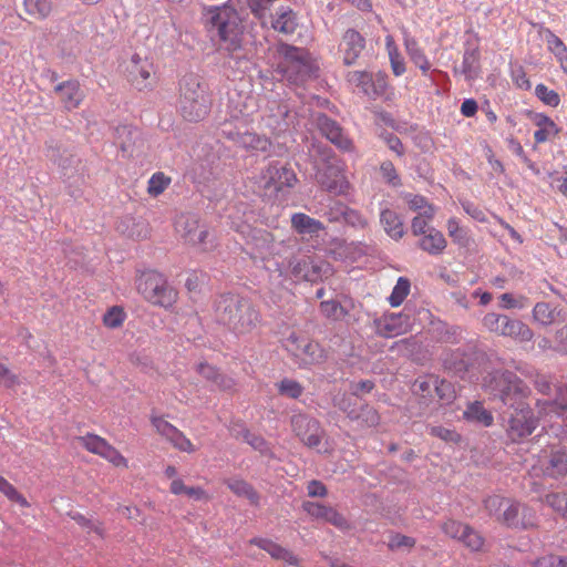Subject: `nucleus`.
I'll return each instance as SVG.
<instances>
[{"label": "nucleus", "instance_id": "f257e3e1", "mask_svg": "<svg viewBox=\"0 0 567 567\" xmlns=\"http://www.w3.org/2000/svg\"><path fill=\"white\" fill-rule=\"evenodd\" d=\"M486 386L506 405L514 408L505 424L507 437L513 443H520L538 426V417L525 402L530 394L529 388L513 372L496 371L491 375Z\"/></svg>", "mask_w": 567, "mask_h": 567}, {"label": "nucleus", "instance_id": "f03ea898", "mask_svg": "<svg viewBox=\"0 0 567 567\" xmlns=\"http://www.w3.org/2000/svg\"><path fill=\"white\" fill-rule=\"evenodd\" d=\"M215 320L236 336L252 332L260 322V313L246 298L223 293L214 301Z\"/></svg>", "mask_w": 567, "mask_h": 567}, {"label": "nucleus", "instance_id": "7ed1b4c3", "mask_svg": "<svg viewBox=\"0 0 567 567\" xmlns=\"http://www.w3.org/2000/svg\"><path fill=\"white\" fill-rule=\"evenodd\" d=\"M179 112L188 122H199L210 112L213 99L208 85L198 75L187 74L181 81Z\"/></svg>", "mask_w": 567, "mask_h": 567}, {"label": "nucleus", "instance_id": "20e7f679", "mask_svg": "<svg viewBox=\"0 0 567 567\" xmlns=\"http://www.w3.org/2000/svg\"><path fill=\"white\" fill-rule=\"evenodd\" d=\"M484 506L492 517L506 527L526 529L536 526L535 512L513 498L488 496L484 501Z\"/></svg>", "mask_w": 567, "mask_h": 567}, {"label": "nucleus", "instance_id": "39448f33", "mask_svg": "<svg viewBox=\"0 0 567 567\" xmlns=\"http://www.w3.org/2000/svg\"><path fill=\"white\" fill-rule=\"evenodd\" d=\"M298 182V176L289 164L275 161L261 169L258 186L265 197L275 202H284Z\"/></svg>", "mask_w": 567, "mask_h": 567}, {"label": "nucleus", "instance_id": "423d86ee", "mask_svg": "<svg viewBox=\"0 0 567 567\" xmlns=\"http://www.w3.org/2000/svg\"><path fill=\"white\" fill-rule=\"evenodd\" d=\"M134 284L142 298L153 306L171 309L178 300L177 290L156 270L140 271Z\"/></svg>", "mask_w": 567, "mask_h": 567}, {"label": "nucleus", "instance_id": "0eeeda50", "mask_svg": "<svg viewBox=\"0 0 567 567\" xmlns=\"http://www.w3.org/2000/svg\"><path fill=\"white\" fill-rule=\"evenodd\" d=\"M202 21L206 29L217 30L223 42H229L234 48L238 45L241 19L237 10L228 2L223 6L205 7Z\"/></svg>", "mask_w": 567, "mask_h": 567}, {"label": "nucleus", "instance_id": "6e6552de", "mask_svg": "<svg viewBox=\"0 0 567 567\" xmlns=\"http://www.w3.org/2000/svg\"><path fill=\"white\" fill-rule=\"evenodd\" d=\"M231 118L236 121L221 124L220 134L226 140L233 142L237 147L250 153H266L271 147V141L266 135H260L249 131V121L247 116L239 117L233 114Z\"/></svg>", "mask_w": 567, "mask_h": 567}, {"label": "nucleus", "instance_id": "1a4fd4ad", "mask_svg": "<svg viewBox=\"0 0 567 567\" xmlns=\"http://www.w3.org/2000/svg\"><path fill=\"white\" fill-rule=\"evenodd\" d=\"M282 53L284 56L278 65V71L289 82L302 83L317 71V65L306 50L286 45Z\"/></svg>", "mask_w": 567, "mask_h": 567}, {"label": "nucleus", "instance_id": "9d476101", "mask_svg": "<svg viewBox=\"0 0 567 567\" xmlns=\"http://www.w3.org/2000/svg\"><path fill=\"white\" fill-rule=\"evenodd\" d=\"M284 347L299 367L315 365L326 360V352L318 342L296 332L285 339Z\"/></svg>", "mask_w": 567, "mask_h": 567}, {"label": "nucleus", "instance_id": "9b49d317", "mask_svg": "<svg viewBox=\"0 0 567 567\" xmlns=\"http://www.w3.org/2000/svg\"><path fill=\"white\" fill-rule=\"evenodd\" d=\"M482 323L489 332L509 337L519 342H528L534 338L533 330L523 321L511 319L506 315L489 312L484 316Z\"/></svg>", "mask_w": 567, "mask_h": 567}, {"label": "nucleus", "instance_id": "f8f14e48", "mask_svg": "<svg viewBox=\"0 0 567 567\" xmlns=\"http://www.w3.org/2000/svg\"><path fill=\"white\" fill-rule=\"evenodd\" d=\"M174 227L175 231L185 243L198 247L204 251L213 247V243L207 240L209 237L208 229L199 225V220L195 215H178L175 219Z\"/></svg>", "mask_w": 567, "mask_h": 567}, {"label": "nucleus", "instance_id": "ddd939ff", "mask_svg": "<svg viewBox=\"0 0 567 567\" xmlns=\"http://www.w3.org/2000/svg\"><path fill=\"white\" fill-rule=\"evenodd\" d=\"M290 424L295 435L306 446L310 449L319 446L324 434L319 421L307 414L298 413L291 416Z\"/></svg>", "mask_w": 567, "mask_h": 567}, {"label": "nucleus", "instance_id": "4468645a", "mask_svg": "<svg viewBox=\"0 0 567 567\" xmlns=\"http://www.w3.org/2000/svg\"><path fill=\"white\" fill-rule=\"evenodd\" d=\"M373 327L378 336L395 338L411 330V320L406 313H386L375 319Z\"/></svg>", "mask_w": 567, "mask_h": 567}, {"label": "nucleus", "instance_id": "2eb2a0df", "mask_svg": "<svg viewBox=\"0 0 567 567\" xmlns=\"http://www.w3.org/2000/svg\"><path fill=\"white\" fill-rule=\"evenodd\" d=\"M302 508L313 519L329 523L340 530H348L351 528V525L344 515L332 506L324 505L319 502L307 501L302 503Z\"/></svg>", "mask_w": 567, "mask_h": 567}, {"label": "nucleus", "instance_id": "dca6fc26", "mask_svg": "<svg viewBox=\"0 0 567 567\" xmlns=\"http://www.w3.org/2000/svg\"><path fill=\"white\" fill-rule=\"evenodd\" d=\"M315 121L320 133L339 150L343 152H350L353 150V142L343 132L339 123L321 113L316 116Z\"/></svg>", "mask_w": 567, "mask_h": 567}, {"label": "nucleus", "instance_id": "f3484780", "mask_svg": "<svg viewBox=\"0 0 567 567\" xmlns=\"http://www.w3.org/2000/svg\"><path fill=\"white\" fill-rule=\"evenodd\" d=\"M364 48L365 39L359 31L350 28L343 32L339 43V53L346 65L354 64Z\"/></svg>", "mask_w": 567, "mask_h": 567}, {"label": "nucleus", "instance_id": "a211bd4d", "mask_svg": "<svg viewBox=\"0 0 567 567\" xmlns=\"http://www.w3.org/2000/svg\"><path fill=\"white\" fill-rule=\"evenodd\" d=\"M128 81L138 90L151 86V75L153 73V63L147 59L141 58L138 54L132 55L126 65Z\"/></svg>", "mask_w": 567, "mask_h": 567}, {"label": "nucleus", "instance_id": "6ab92c4d", "mask_svg": "<svg viewBox=\"0 0 567 567\" xmlns=\"http://www.w3.org/2000/svg\"><path fill=\"white\" fill-rule=\"evenodd\" d=\"M249 543L268 553L275 560L282 561L289 566H300V558L292 550L281 546L272 539L255 537L251 538Z\"/></svg>", "mask_w": 567, "mask_h": 567}, {"label": "nucleus", "instance_id": "aec40b11", "mask_svg": "<svg viewBox=\"0 0 567 567\" xmlns=\"http://www.w3.org/2000/svg\"><path fill=\"white\" fill-rule=\"evenodd\" d=\"M54 92L66 111L78 109L85 96L79 81L76 80H68L59 83L55 85Z\"/></svg>", "mask_w": 567, "mask_h": 567}, {"label": "nucleus", "instance_id": "412c9836", "mask_svg": "<svg viewBox=\"0 0 567 567\" xmlns=\"http://www.w3.org/2000/svg\"><path fill=\"white\" fill-rule=\"evenodd\" d=\"M318 183L327 190L341 193L344 187V176L339 165L328 163L319 168L316 174Z\"/></svg>", "mask_w": 567, "mask_h": 567}, {"label": "nucleus", "instance_id": "4be33fe9", "mask_svg": "<svg viewBox=\"0 0 567 567\" xmlns=\"http://www.w3.org/2000/svg\"><path fill=\"white\" fill-rule=\"evenodd\" d=\"M327 265H315L309 258L295 259L290 262L291 275L296 280L316 282L322 278V267Z\"/></svg>", "mask_w": 567, "mask_h": 567}, {"label": "nucleus", "instance_id": "5701e85b", "mask_svg": "<svg viewBox=\"0 0 567 567\" xmlns=\"http://www.w3.org/2000/svg\"><path fill=\"white\" fill-rule=\"evenodd\" d=\"M271 28L284 34H292L298 27L297 16L288 6H279L270 20Z\"/></svg>", "mask_w": 567, "mask_h": 567}, {"label": "nucleus", "instance_id": "b1692460", "mask_svg": "<svg viewBox=\"0 0 567 567\" xmlns=\"http://www.w3.org/2000/svg\"><path fill=\"white\" fill-rule=\"evenodd\" d=\"M275 237L271 233L259 229L251 238V255L255 259L266 260L274 255Z\"/></svg>", "mask_w": 567, "mask_h": 567}, {"label": "nucleus", "instance_id": "393cba45", "mask_svg": "<svg viewBox=\"0 0 567 567\" xmlns=\"http://www.w3.org/2000/svg\"><path fill=\"white\" fill-rule=\"evenodd\" d=\"M533 123L537 127L534 132L536 144L546 143L559 134V128L556 123L545 114H535L533 116Z\"/></svg>", "mask_w": 567, "mask_h": 567}, {"label": "nucleus", "instance_id": "a878e982", "mask_svg": "<svg viewBox=\"0 0 567 567\" xmlns=\"http://www.w3.org/2000/svg\"><path fill=\"white\" fill-rule=\"evenodd\" d=\"M446 246L447 241L444 235L435 228H430L419 241V247L432 256L441 255Z\"/></svg>", "mask_w": 567, "mask_h": 567}, {"label": "nucleus", "instance_id": "bb28decb", "mask_svg": "<svg viewBox=\"0 0 567 567\" xmlns=\"http://www.w3.org/2000/svg\"><path fill=\"white\" fill-rule=\"evenodd\" d=\"M404 48L410 60L417 66L423 73H426L431 69V63L420 47L419 42L410 37L406 32L404 35Z\"/></svg>", "mask_w": 567, "mask_h": 567}, {"label": "nucleus", "instance_id": "cd10ccee", "mask_svg": "<svg viewBox=\"0 0 567 567\" xmlns=\"http://www.w3.org/2000/svg\"><path fill=\"white\" fill-rule=\"evenodd\" d=\"M291 226L300 235H317L324 229V225L303 213H295L291 216Z\"/></svg>", "mask_w": 567, "mask_h": 567}, {"label": "nucleus", "instance_id": "c85d7f7f", "mask_svg": "<svg viewBox=\"0 0 567 567\" xmlns=\"http://www.w3.org/2000/svg\"><path fill=\"white\" fill-rule=\"evenodd\" d=\"M380 221L384 231L394 240H399L404 235V226L400 216L392 209L385 208L380 214Z\"/></svg>", "mask_w": 567, "mask_h": 567}, {"label": "nucleus", "instance_id": "c756f323", "mask_svg": "<svg viewBox=\"0 0 567 567\" xmlns=\"http://www.w3.org/2000/svg\"><path fill=\"white\" fill-rule=\"evenodd\" d=\"M544 473L547 476L558 478L567 474V452L555 451L550 454L547 464L544 466Z\"/></svg>", "mask_w": 567, "mask_h": 567}, {"label": "nucleus", "instance_id": "7c9ffc66", "mask_svg": "<svg viewBox=\"0 0 567 567\" xmlns=\"http://www.w3.org/2000/svg\"><path fill=\"white\" fill-rule=\"evenodd\" d=\"M545 39L548 50L555 55L561 70L567 74V47L561 39L550 30H546Z\"/></svg>", "mask_w": 567, "mask_h": 567}, {"label": "nucleus", "instance_id": "2f4dec72", "mask_svg": "<svg viewBox=\"0 0 567 567\" xmlns=\"http://www.w3.org/2000/svg\"><path fill=\"white\" fill-rule=\"evenodd\" d=\"M227 487L237 496L245 497L254 506H258L260 496L257 491L248 482L244 480H227Z\"/></svg>", "mask_w": 567, "mask_h": 567}, {"label": "nucleus", "instance_id": "473e14b6", "mask_svg": "<svg viewBox=\"0 0 567 567\" xmlns=\"http://www.w3.org/2000/svg\"><path fill=\"white\" fill-rule=\"evenodd\" d=\"M559 311L548 302H537L532 311L534 322L547 327L556 322Z\"/></svg>", "mask_w": 567, "mask_h": 567}, {"label": "nucleus", "instance_id": "72a5a7b5", "mask_svg": "<svg viewBox=\"0 0 567 567\" xmlns=\"http://www.w3.org/2000/svg\"><path fill=\"white\" fill-rule=\"evenodd\" d=\"M385 50L389 55L392 72L395 76H401L405 72V62L400 53V50L394 41L393 35L385 37Z\"/></svg>", "mask_w": 567, "mask_h": 567}, {"label": "nucleus", "instance_id": "f704fd0d", "mask_svg": "<svg viewBox=\"0 0 567 567\" xmlns=\"http://www.w3.org/2000/svg\"><path fill=\"white\" fill-rule=\"evenodd\" d=\"M446 229L452 241L460 247H468L471 236L467 228L463 227L456 217L449 218Z\"/></svg>", "mask_w": 567, "mask_h": 567}, {"label": "nucleus", "instance_id": "c9c22d12", "mask_svg": "<svg viewBox=\"0 0 567 567\" xmlns=\"http://www.w3.org/2000/svg\"><path fill=\"white\" fill-rule=\"evenodd\" d=\"M278 0H247V4L251 13L261 22L266 24L267 19L271 18V11L275 10V3Z\"/></svg>", "mask_w": 567, "mask_h": 567}, {"label": "nucleus", "instance_id": "e433bc0d", "mask_svg": "<svg viewBox=\"0 0 567 567\" xmlns=\"http://www.w3.org/2000/svg\"><path fill=\"white\" fill-rule=\"evenodd\" d=\"M25 12L37 20H43L52 12V0H24Z\"/></svg>", "mask_w": 567, "mask_h": 567}, {"label": "nucleus", "instance_id": "4c0bfd02", "mask_svg": "<svg viewBox=\"0 0 567 567\" xmlns=\"http://www.w3.org/2000/svg\"><path fill=\"white\" fill-rule=\"evenodd\" d=\"M409 208L414 212L425 213L427 218H434L435 207L427 202V199L421 195L408 193L403 196Z\"/></svg>", "mask_w": 567, "mask_h": 567}, {"label": "nucleus", "instance_id": "58836bf2", "mask_svg": "<svg viewBox=\"0 0 567 567\" xmlns=\"http://www.w3.org/2000/svg\"><path fill=\"white\" fill-rule=\"evenodd\" d=\"M464 417L468 421H474L489 426L493 423V415L480 402H474L464 412Z\"/></svg>", "mask_w": 567, "mask_h": 567}, {"label": "nucleus", "instance_id": "ea45409f", "mask_svg": "<svg viewBox=\"0 0 567 567\" xmlns=\"http://www.w3.org/2000/svg\"><path fill=\"white\" fill-rule=\"evenodd\" d=\"M126 317L127 315L122 306H112L103 315L102 322L109 329H117L124 324Z\"/></svg>", "mask_w": 567, "mask_h": 567}, {"label": "nucleus", "instance_id": "a19ab883", "mask_svg": "<svg viewBox=\"0 0 567 567\" xmlns=\"http://www.w3.org/2000/svg\"><path fill=\"white\" fill-rule=\"evenodd\" d=\"M350 84L359 87L362 93L371 96V86L373 84V75L365 71H351L347 74Z\"/></svg>", "mask_w": 567, "mask_h": 567}, {"label": "nucleus", "instance_id": "79ce46f5", "mask_svg": "<svg viewBox=\"0 0 567 567\" xmlns=\"http://www.w3.org/2000/svg\"><path fill=\"white\" fill-rule=\"evenodd\" d=\"M76 440L86 451L99 456L102 455L106 445L109 444L105 439L92 433L79 436Z\"/></svg>", "mask_w": 567, "mask_h": 567}, {"label": "nucleus", "instance_id": "37998d69", "mask_svg": "<svg viewBox=\"0 0 567 567\" xmlns=\"http://www.w3.org/2000/svg\"><path fill=\"white\" fill-rule=\"evenodd\" d=\"M411 289V282L405 277H400L394 286L390 297L389 303L392 307H399L403 303L405 298L409 296Z\"/></svg>", "mask_w": 567, "mask_h": 567}, {"label": "nucleus", "instance_id": "c03bdc74", "mask_svg": "<svg viewBox=\"0 0 567 567\" xmlns=\"http://www.w3.org/2000/svg\"><path fill=\"white\" fill-rule=\"evenodd\" d=\"M172 178L163 172L154 173L147 183V193L152 197H157L171 185Z\"/></svg>", "mask_w": 567, "mask_h": 567}, {"label": "nucleus", "instance_id": "a18cd8bd", "mask_svg": "<svg viewBox=\"0 0 567 567\" xmlns=\"http://www.w3.org/2000/svg\"><path fill=\"white\" fill-rule=\"evenodd\" d=\"M338 212L343 217L344 221L357 228H365L368 226L367 218L358 210L348 208L341 203H337Z\"/></svg>", "mask_w": 567, "mask_h": 567}, {"label": "nucleus", "instance_id": "49530a36", "mask_svg": "<svg viewBox=\"0 0 567 567\" xmlns=\"http://www.w3.org/2000/svg\"><path fill=\"white\" fill-rule=\"evenodd\" d=\"M276 388L280 395L290 398V399H299L303 393V386L296 380L285 378L278 383H276Z\"/></svg>", "mask_w": 567, "mask_h": 567}, {"label": "nucleus", "instance_id": "de8ad7c7", "mask_svg": "<svg viewBox=\"0 0 567 567\" xmlns=\"http://www.w3.org/2000/svg\"><path fill=\"white\" fill-rule=\"evenodd\" d=\"M0 493H2L10 502L17 503L21 507L27 508L30 506L27 498L2 475H0Z\"/></svg>", "mask_w": 567, "mask_h": 567}, {"label": "nucleus", "instance_id": "09e8293b", "mask_svg": "<svg viewBox=\"0 0 567 567\" xmlns=\"http://www.w3.org/2000/svg\"><path fill=\"white\" fill-rule=\"evenodd\" d=\"M472 551H482L485 545V539L480 532L467 525V530H464L460 539Z\"/></svg>", "mask_w": 567, "mask_h": 567}, {"label": "nucleus", "instance_id": "8fccbe9b", "mask_svg": "<svg viewBox=\"0 0 567 567\" xmlns=\"http://www.w3.org/2000/svg\"><path fill=\"white\" fill-rule=\"evenodd\" d=\"M320 311L327 319L333 321L342 320L348 315V311L337 300L322 301Z\"/></svg>", "mask_w": 567, "mask_h": 567}, {"label": "nucleus", "instance_id": "3c124183", "mask_svg": "<svg viewBox=\"0 0 567 567\" xmlns=\"http://www.w3.org/2000/svg\"><path fill=\"white\" fill-rule=\"evenodd\" d=\"M349 417L360 420V422L368 427H374L380 423V414L378 411L369 405H364L361 409L359 415H352V412L348 413Z\"/></svg>", "mask_w": 567, "mask_h": 567}, {"label": "nucleus", "instance_id": "603ef678", "mask_svg": "<svg viewBox=\"0 0 567 567\" xmlns=\"http://www.w3.org/2000/svg\"><path fill=\"white\" fill-rule=\"evenodd\" d=\"M544 502L567 518V493H549L545 496Z\"/></svg>", "mask_w": 567, "mask_h": 567}, {"label": "nucleus", "instance_id": "864d4df0", "mask_svg": "<svg viewBox=\"0 0 567 567\" xmlns=\"http://www.w3.org/2000/svg\"><path fill=\"white\" fill-rule=\"evenodd\" d=\"M101 457L110 462L113 466L120 467V468H128V461L127 458L122 455V453L115 449L110 443L106 445L104 452L102 453Z\"/></svg>", "mask_w": 567, "mask_h": 567}, {"label": "nucleus", "instance_id": "5fc2aeb1", "mask_svg": "<svg viewBox=\"0 0 567 567\" xmlns=\"http://www.w3.org/2000/svg\"><path fill=\"white\" fill-rule=\"evenodd\" d=\"M173 447L181 452L185 453H194L196 451L195 445L192 443V441L181 431L177 429L175 433L167 440Z\"/></svg>", "mask_w": 567, "mask_h": 567}, {"label": "nucleus", "instance_id": "6e6d98bb", "mask_svg": "<svg viewBox=\"0 0 567 567\" xmlns=\"http://www.w3.org/2000/svg\"><path fill=\"white\" fill-rule=\"evenodd\" d=\"M535 94L546 105L556 107L560 103L558 93L554 90H550L545 84H537L535 87Z\"/></svg>", "mask_w": 567, "mask_h": 567}, {"label": "nucleus", "instance_id": "4d7b16f0", "mask_svg": "<svg viewBox=\"0 0 567 567\" xmlns=\"http://www.w3.org/2000/svg\"><path fill=\"white\" fill-rule=\"evenodd\" d=\"M151 423L156 433L166 441L175 433V431H177V427L166 421L163 416H152Z\"/></svg>", "mask_w": 567, "mask_h": 567}, {"label": "nucleus", "instance_id": "13d9d810", "mask_svg": "<svg viewBox=\"0 0 567 567\" xmlns=\"http://www.w3.org/2000/svg\"><path fill=\"white\" fill-rule=\"evenodd\" d=\"M436 383L437 378L434 375H430L424 379H417L414 383V391L417 394H421L423 398H432Z\"/></svg>", "mask_w": 567, "mask_h": 567}, {"label": "nucleus", "instance_id": "bf43d9fd", "mask_svg": "<svg viewBox=\"0 0 567 567\" xmlns=\"http://www.w3.org/2000/svg\"><path fill=\"white\" fill-rule=\"evenodd\" d=\"M501 307L504 309H523L528 305V298L524 295L515 297L509 292L499 296Z\"/></svg>", "mask_w": 567, "mask_h": 567}, {"label": "nucleus", "instance_id": "052dcab7", "mask_svg": "<svg viewBox=\"0 0 567 567\" xmlns=\"http://www.w3.org/2000/svg\"><path fill=\"white\" fill-rule=\"evenodd\" d=\"M442 530L446 536L460 540L464 530H467V524L455 519H447L443 523Z\"/></svg>", "mask_w": 567, "mask_h": 567}, {"label": "nucleus", "instance_id": "680f3d73", "mask_svg": "<svg viewBox=\"0 0 567 567\" xmlns=\"http://www.w3.org/2000/svg\"><path fill=\"white\" fill-rule=\"evenodd\" d=\"M434 392L443 403H449L455 398V390L451 382L440 380L439 378Z\"/></svg>", "mask_w": 567, "mask_h": 567}, {"label": "nucleus", "instance_id": "e2e57ef3", "mask_svg": "<svg viewBox=\"0 0 567 567\" xmlns=\"http://www.w3.org/2000/svg\"><path fill=\"white\" fill-rule=\"evenodd\" d=\"M380 172H381L382 178L390 185H392V186L401 185V178H400L392 162L384 161L383 163H381Z\"/></svg>", "mask_w": 567, "mask_h": 567}, {"label": "nucleus", "instance_id": "0e129e2a", "mask_svg": "<svg viewBox=\"0 0 567 567\" xmlns=\"http://www.w3.org/2000/svg\"><path fill=\"white\" fill-rule=\"evenodd\" d=\"M73 519L83 528L87 530V533H95L99 536H104V527L103 524L100 522L91 520L86 517H84L81 514L74 515Z\"/></svg>", "mask_w": 567, "mask_h": 567}, {"label": "nucleus", "instance_id": "69168bd1", "mask_svg": "<svg viewBox=\"0 0 567 567\" xmlns=\"http://www.w3.org/2000/svg\"><path fill=\"white\" fill-rule=\"evenodd\" d=\"M432 219L433 218H427L425 216V213H419V215L412 219L411 229L413 235H425L431 228L429 224L431 223Z\"/></svg>", "mask_w": 567, "mask_h": 567}, {"label": "nucleus", "instance_id": "338daca9", "mask_svg": "<svg viewBox=\"0 0 567 567\" xmlns=\"http://www.w3.org/2000/svg\"><path fill=\"white\" fill-rule=\"evenodd\" d=\"M0 382L8 389L20 384L19 377L13 373L3 362L0 361Z\"/></svg>", "mask_w": 567, "mask_h": 567}, {"label": "nucleus", "instance_id": "774afa93", "mask_svg": "<svg viewBox=\"0 0 567 567\" xmlns=\"http://www.w3.org/2000/svg\"><path fill=\"white\" fill-rule=\"evenodd\" d=\"M533 567H567V559L556 555H547L536 559Z\"/></svg>", "mask_w": 567, "mask_h": 567}]
</instances>
